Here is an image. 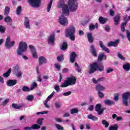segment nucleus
<instances>
[{
	"instance_id": "1",
	"label": "nucleus",
	"mask_w": 130,
	"mask_h": 130,
	"mask_svg": "<svg viewBox=\"0 0 130 130\" xmlns=\"http://www.w3.org/2000/svg\"><path fill=\"white\" fill-rule=\"evenodd\" d=\"M68 4H66L64 0H59L57 4V8L62 9V14L64 16H69L70 12H76L79 4L78 3L75 4V2L72 0L68 2Z\"/></svg>"
},
{
	"instance_id": "2",
	"label": "nucleus",
	"mask_w": 130,
	"mask_h": 130,
	"mask_svg": "<svg viewBox=\"0 0 130 130\" xmlns=\"http://www.w3.org/2000/svg\"><path fill=\"white\" fill-rule=\"evenodd\" d=\"M96 71H99V72L104 71V66H103V64H99L98 62H93L90 64V67L88 71L89 75L94 74Z\"/></svg>"
},
{
	"instance_id": "3",
	"label": "nucleus",
	"mask_w": 130,
	"mask_h": 130,
	"mask_svg": "<svg viewBox=\"0 0 130 130\" xmlns=\"http://www.w3.org/2000/svg\"><path fill=\"white\" fill-rule=\"evenodd\" d=\"M76 82H77V79L75 76L68 77L64 83L60 85V87L61 88H67L68 86H74V85H76Z\"/></svg>"
},
{
	"instance_id": "4",
	"label": "nucleus",
	"mask_w": 130,
	"mask_h": 130,
	"mask_svg": "<svg viewBox=\"0 0 130 130\" xmlns=\"http://www.w3.org/2000/svg\"><path fill=\"white\" fill-rule=\"evenodd\" d=\"M28 46L25 42H20L18 48L17 49V53L18 55H22V52H26Z\"/></svg>"
},
{
	"instance_id": "5",
	"label": "nucleus",
	"mask_w": 130,
	"mask_h": 130,
	"mask_svg": "<svg viewBox=\"0 0 130 130\" xmlns=\"http://www.w3.org/2000/svg\"><path fill=\"white\" fill-rule=\"evenodd\" d=\"M130 97V92L127 91L122 95V102L125 106H128V98Z\"/></svg>"
},
{
	"instance_id": "6",
	"label": "nucleus",
	"mask_w": 130,
	"mask_h": 130,
	"mask_svg": "<svg viewBox=\"0 0 130 130\" xmlns=\"http://www.w3.org/2000/svg\"><path fill=\"white\" fill-rule=\"evenodd\" d=\"M76 33V29L75 26H72L65 30V36L66 37L69 38V36L74 35Z\"/></svg>"
},
{
	"instance_id": "7",
	"label": "nucleus",
	"mask_w": 130,
	"mask_h": 130,
	"mask_svg": "<svg viewBox=\"0 0 130 130\" xmlns=\"http://www.w3.org/2000/svg\"><path fill=\"white\" fill-rule=\"evenodd\" d=\"M28 2L32 8H39L41 4V0H28Z\"/></svg>"
},
{
	"instance_id": "8",
	"label": "nucleus",
	"mask_w": 130,
	"mask_h": 130,
	"mask_svg": "<svg viewBox=\"0 0 130 130\" xmlns=\"http://www.w3.org/2000/svg\"><path fill=\"white\" fill-rule=\"evenodd\" d=\"M11 41V37L8 36L6 39V41L5 43V46L8 48V49H10L11 47H13L14 46V45L15 44V41Z\"/></svg>"
},
{
	"instance_id": "9",
	"label": "nucleus",
	"mask_w": 130,
	"mask_h": 130,
	"mask_svg": "<svg viewBox=\"0 0 130 130\" xmlns=\"http://www.w3.org/2000/svg\"><path fill=\"white\" fill-rule=\"evenodd\" d=\"M59 23H60L62 26H67L68 25V19L63 15H61L59 18Z\"/></svg>"
},
{
	"instance_id": "10",
	"label": "nucleus",
	"mask_w": 130,
	"mask_h": 130,
	"mask_svg": "<svg viewBox=\"0 0 130 130\" xmlns=\"http://www.w3.org/2000/svg\"><path fill=\"white\" fill-rule=\"evenodd\" d=\"M30 51L31 52V54L34 58H38V55H37V52L36 51V49L34 48V46L32 45H29L28 46Z\"/></svg>"
},
{
	"instance_id": "11",
	"label": "nucleus",
	"mask_w": 130,
	"mask_h": 130,
	"mask_svg": "<svg viewBox=\"0 0 130 130\" xmlns=\"http://www.w3.org/2000/svg\"><path fill=\"white\" fill-rule=\"evenodd\" d=\"M119 42V40H116L115 41H110L108 43V47H111L113 46L114 47H116L118 46V43Z\"/></svg>"
},
{
	"instance_id": "12",
	"label": "nucleus",
	"mask_w": 130,
	"mask_h": 130,
	"mask_svg": "<svg viewBox=\"0 0 130 130\" xmlns=\"http://www.w3.org/2000/svg\"><path fill=\"white\" fill-rule=\"evenodd\" d=\"M115 26H117L120 22V14H118L116 15L113 18Z\"/></svg>"
},
{
	"instance_id": "13",
	"label": "nucleus",
	"mask_w": 130,
	"mask_h": 130,
	"mask_svg": "<svg viewBox=\"0 0 130 130\" xmlns=\"http://www.w3.org/2000/svg\"><path fill=\"white\" fill-rule=\"evenodd\" d=\"M39 66H42L44 63H47V59L43 56H40L39 57Z\"/></svg>"
},
{
	"instance_id": "14",
	"label": "nucleus",
	"mask_w": 130,
	"mask_h": 130,
	"mask_svg": "<svg viewBox=\"0 0 130 130\" xmlns=\"http://www.w3.org/2000/svg\"><path fill=\"white\" fill-rule=\"evenodd\" d=\"M90 50L93 56H94V57H97L98 54L97 51H96V48H95V46L91 45L90 46Z\"/></svg>"
},
{
	"instance_id": "15",
	"label": "nucleus",
	"mask_w": 130,
	"mask_h": 130,
	"mask_svg": "<svg viewBox=\"0 0 130 130\" xmlns=\"http://www.w3.org/2000/svg\"><path fill=\"white\" fill-rule=\"evenodd\" d=\"M95 88L98 92H103L105 90V87L100 84H97Z\"/></svg>"
},
{
	"instance_id": "16",
	"label": "nucleus",
	"mask_w": 130,
	"mask_h": 130,
	"mask_svg": "<svg viewBox=\"0 0 130 130\" xmlns=\"http://www.w3.org/2000/svg\"><path fill=\"white\" fill-rule=\"evenodd\" d=\"M4 22L7 23L8 26H12V17L8 16L4 18Z\"/></svg>"
},
{
	"instance_id": "17",
	"label": "nucleus",
	"mask_w": 130,
	"mask_h": 130,
	"mask_svg": "<svg viewBox=\"0 0 130 130\" xmlns=\"http://www.w3.org/2000/svg\"><path fill=\"white\" fill-rule=\"evenodd\" d=\"M17 84V80H9L7 81V85L8 87H12V86H15Z\"/></svg>"
},
{
	"instance_id": "18",
	"label": "nucleus",
	"mask_w": 130,
	"mask_h": 130,
	"mask_svg": "<svg viewBox=\"0 0 130 130\" xmlns=\"http://www.w3.org/2000/svg\"><path fill=\"white\" fill-rule=\"evenodd\" d=\"M76 57H77V53L73 52L70 56V62H71L72 63H74V62L76 61Z\"/></svg>"
},
{
	"instance_id": "19",
	"label": "nucleus",
	"mask_w": 130,
	"mask_h": 130,
	"mask_svg": "<svg viewBox=\"0 0 130 130\" xmlns=\"http://www.w3.org/2000/svg\"><path fill=\"white\" fill-rule=\"evenodd\" d=\"M86 37H87L88 41L89 43H93L94 42V38H93V36H92L91 32L87 33Z\"/></svg>"
},
{
	"instance_id": "20",
	"label": "nucleus",
	"mask_w": 130,
	"mask_h": 130,
	"mask_svg": "<svg viewBox=\"0 0 130 130\" xmlns=\"http://www.w3.org/2000/svg\"><path fill=\"white\" fill-rule=\"evenodd\" d=\"M55 40V36L54 34L51 35L48 38V43L51 44H54V41Z\"/></svg>"
},
{
	"instance_id": "21",
	"label": "nucleus",
	"mask_w": 130,
	"mask_h": 130,
	"mask_svg": "<svg viewBox=\"0 0 130 130\" xmlns=\"http://www.w3.org/2000/svg\"><path fill=\"white\" fill-rule=\"evenodd\" d=\"M24 25L25 27L27 28V29H30V21L29 20V18H28V17L24 18Z\"/></svg>"
},
{
	"instance_id": "22",
	"label": "nucleus",
	"mask_w": 130,
	"mask_h": 130,
	"mask_svg": "<svg viewBox=\"0 0 130 130\" xmlns=\"http://www.w3.org/2000/svg\"><path fill=\"white\" fill-rule=\"evenodd\" d=\"M99 44L100 47L102 48L103 50H104L106 52L109 53V49L103 45V42L102 41H100Z\"/></svg>"
},
{
	"instance_id": "23",
	"label": "nucleus",
	"mask_w": 130,
	"mask_h": 130,
	"mask_svg": "<svg viewBox=\"0 0 130 130\" xmlns=\"http://www.w3.org/2000/svg\"><path fill=\"white\" fill-rule=\"evenodd\" d=\"M103 58H104L105 60H106V55H105L104 53H101L98 57V60H99V61H102Z\"/></svg>"
},
{
	"instance_id": "24",
	"label": "nucleus",
	"mask_w": 130,
	"mask_h": 130,
	"mask_svg": "<svg viewBox=\"0 0 130 130\" xmlns=\"http://www.w3.org/2000/svg\"><path fill=\"white\" fill-rule=\"evenodd\" d=\"M104 102L106 105H108L109 106H111V105H114L115 104V103L113 101L110 100H105Z\"/></svg>"
},
{
	"instance_id": "25",
	"label": "nucleus",
	"mask_w": 130,
	"mask_h": 130,
	"mask_svg": "<svg viewBox=\"0 0 130 130\" xmlns=\"http://www.w3.org/2000/svg\"><path fill=\"white\" fill-rule=\"evenodd\" d=\"M99 21L100 24H102V25H104V24H105V23L108 21V18H104L101 16L99 18Z\"/></svg>"
},
{
	"instance_id": "26",
	"label": "nucleus",
	"mask_w": 130,
	"mask_h": 130,
	"mask_svg": "<svg viewBox=\"0 0 130 130\" xmlns=\"http://www.w3.org/2000/svg\"><path fill=\"white\" fill-rule=\"evenodd\" d=\"M24 105H18L17 104H15V103H13L12 104V108H13L14 109H21V108H22V107H23Z\"/></svg>"
},
{
	"instance_id": "27",
	"label": "nucleus",
	"mask_w": 130,
	"mask_h": 130,
	"mask_svg": "<svg viewBox=\"0 0 130 130\" xmlns=\"http://www.w3.org/2000/svg\"><path fill=\"white\" fill-rule=\"evenodd\" d=\"M68 43L67 42H63L62 43L61 46L60 47L61 50L64 51L68 49Z\"/></svg>"
},
{
	"instance_id": "28",
	"label": "nucleus",
	"mask_w": 130,
	"mask_h": 130,
	"mask_svg": "<svg viewBox=\"0 0 130 130\" xmlns=\"http://www.w3.org/2000/svg\"><path fill=\"white\" fill-rule=\"evenodd\" d=\"M87 118H88V119L92 120V121H97V120H98V118L96 116H93V115L92 114L88 115L87 116Z\"/></svg>"
},
{
	"instance_id": "29",
	"label": "nucleus",
	"mask_w": 130,
	"mask_h": 130,
	"mask_svg": "<svg viewBox=\"0 0 130 130\" xmlns=\"http://www.w3.org/2000/svg\"><path fill=\"white\" fill-rule=\"evenodd\" d=\"M109 130H118V125L115 124L109 127Z\"/></svg>"
},
{
	"instance_id": "30",
	"label": "nucleus",
	"mask_w": 130,
	"mask_h": 130,
	"mask_svg": "<svg viewBox=\"0 0 130 130\" xmlns=\"http://www.w3.org/2000/svg\"><path fill=\"white\" fill-rule=\"evenodd\" d=\"M57 60L59 62H60V61H63V60H64V56L62 54H60L58 55L57 57Z\"/></svg>"
},
{
	"instance_id": "31",
	"label": "nucleus",
	"mask_w": 130,
	"mask_h": 130,
	"mask_svg": "<svg viewBox=\"0 0 130 130\" xmlns=\"http://www.w3.org/2000/svg\"><path fill=\"white\" fill-rule=\"evenodd\" d=\"M101 105L98 104L95 105V111L98 113V114L99 115V112L101 111Z\"/></svg>"
},
{
	"instance_id": "32",
	"label": "nucleus",
	"mask_w": 130,
	"mask_h": 130,
	"mask_svg": "<svg viewBox=\"0 0 130 130\" xmlns=\"http://www.w3.org/2000/svg\"><path fill=\"white\" fill-rule=\"evenodd\" d=\"M12 72V68H10L8 71L3 74V77L5 78H8L10 75H11V72Z\"/></svg>"
},
{
	"instance_id": "33",
	"label": "nucleus",
	"mask_w": 130,
	"mask_h": 130,
	"mask_svg": "<svg viewBox=\"0 0 130 130\" xmlns=\"http://www.w3.org/2000/svg\"><path fill=\"white\" fill-rule=\"evenodd\" d=\"M10 14V7L6 6L4 10V15L5 16H8Z\"/></svg>"
},
{
	"instance_id": "34",
	"label": "nucleus",
	"mask_w": 130,
	"mask_h": 130,
	"mask_svg": "<svg viewBox=\"0 0 130 130\" xmlns=\"http://www.w3.org/2000/svg\"><path fill=\"white\" fill-rule=\"evenodd\" d=\"M104 80V78L102 77L100 78H99L97 80L95 78H92V83H94V84H97L99 82L103 81Z\"/></svg>"
},
{
	"instance_id": "35",
	"label": "nucleus",
	"mask_w": 130,
	"mask_h": 130,
	"mask_svg": "<svg viewBox=\"0 0 130 130\" xmlns=\"http://www.w3.org/2000/svg\"><path fill=\"white\" fill-rule=\"evenodd\" d=\"M53 0H50V3L48 4V6L47 8V12L49 13L50 11V9H51V6H52V2Z\"/></svg>"
},
{
	"instance_id": "36",
	"label": "nucleus",
	"mask_w": 130,
	"mask_h": 130,
	"mask_svg": "<svg viewBox=\"0 0 130 130\" xmlns=\"http://www.w3.org/2000/svg\"><path fill=\"white\" fill-rule=\"evenodd\" d=\"M123 69L125 70L126 72H128L130 70V64H124L123 65Z\"/></svg>"
},
{
	"instance_id": "37",
	"label": "nucleus",
	"mask_w": 130,
	"mask_h": 130,
	"mask_svg": "<svg viewBox=\"0 0 130 130\" xmlns=\"http://www.w3.org/2000/svg\"><path fill=\"white\" fill-rule=\"evenodd\" d=\"M26 100L32 102V100H34V96L32 94H29L26 96Z\"/></svg>"
},
{
	"instance_id": "38",
	"label": "nucleus",
	"mask_w": 130,
	"mask_h": 130,
	"mask_svg": "<svg viewBox=\"0 0 130 130\" xmlns=\"http://www.w3.org/2000/svg\"><path fill=\"white\" fill-rule=\"evenodd\" d=\"M41 126L38 124H34L31 126V129H39Z\"/></svg>"
},
{
	"instance_id": "39",
	"label": "nucleus",
	"mask_w": 130,
	"mask_h": 130,
	"mask_svg": "<svg viewBox=\"0 0 130 130\" xmlns=\"http://www.w3.org/2000/svg\"><path fill=\"white\" fill-rule=\"evenodd\" d=\"M70 112L71 114H75V113H78L79 112V109L77 108H73L71 109Z\"/></svg>"
},
{
	"instance_id": "40",
	"label": "nucleus",
	"mask_w": 130,
	"mask_h": 130,
	"mask_svg": "<svg viewBox=\"0 0 130 130\" xmlns=\"http://www.w3.org/2000/svg\"><path fill=\"white\" fill-rule=\"evenodd\" d=\"M102 124L105 125V127L106 128H107V127H108V126H109V123L105 120H103L102 121Z\"/></svg>"
},
{
	"instance_id": "41",
	"label": "nucleus",
	"mask_w": 130,
	"mask_h": 130,
	"mask_svg": "<svg viewBox=\"0 0 130 130\" xmlns=\"http://www.w3.org/2000/svg\"><path fill=\"white\" fill-rule=\"evenodd\" d=\"M22 91H23V92H30L31 89H30V88L28 87L27 86L24 85L22 87Z\"/></svg>"
},
{
	"instance_id": "42",
	"label": "nucleus",
	"mask_w": 130,
	"mask_h": 130,
	"mask_svg": "<svg viewBox=\"0 0 130 130\" xmlns=\"http://www.w3.org/2000/svg\"><path fill=\"white\" fill-rule=\"evenodd\" d=\"M43 120H44V119L43 118H40L37 121V123L39 124V125H42L43 124Z\"/></svg>"
},
{
	"instance_id": "43",
	"label": "nucleus",
	"mask_w": 130,
	"mask_h": 130,
	"mask_svg": "<svg viewBox=\"0 0 130 130\" xmlns=\"http://www.w3.org/2000/svg\"><path fill=\"white\" fill-rule=\"evenodd\" d=\"M21 12H22V7L19 6L17 8L16 14L17 15H20V14H21Z\"/></svg>"
},
{
	"instance_id": "44",
	"label": "nucleus",
	"mask_w": 130,
	"mask_h": 130,
	"mask_svg": "<svg viewBox=\"0 0 130 130\" xmlns=\"http://www.w3.org/2000/svg\"><path fill=\"white\" fill-rule=\"evenodd\" d=\"M36 87H37V83H36V82H34L29 89L30 91H32V90H34Z\"/></svg>"
},
{
	"instance_id": "45",
	"label": "nucleus",
	"mask_w": 130,
	"mask_h": 130,
	"mask_svg": "<svg viewBox=\"0 0 130 130\" xmlns=\"http://www.w3.org/2000/svg\"><path fill=\"white\" fill-rule=\"evenodd\" d=\"M6 32V27L3 25H0V32L5 33Z\"/></svg>"
},
{
	"instance_id": "46",
	"label": "nucleus",
	"mask_w": 130,
	"mask_h": 130,
	"mask_svg": "<svg viewBox=\"0 0 130 130\" xmlns=\"http://www.w3.org/2000/svg\"><path fill=\"white\" fill-rule=\"evenodd\" d=\"M94 29L95 26L94 24H93L92 23H90L89 26V30H90V31H92V30H94Z\"/></svg>"
},
{
	"instance_id": "47",
	"label": "nucleus",
	"mask_w": 130,
	"mask_h": 130,
	"mask_svg": "<svg viewBox=\"0 0 130 130\" xmlns=\"http://www.w3.org/2000/svg\"><path fill=\"white\" fill-rule=\"evenodd\" d=\"M55 126L58 130H63V127L58 124H56Z\"/></svg>"
},
{
	"instance_id": "48",
	"label": "nucleus",
	"mask_w": 130,
	"mask_h": 130,
	"mask_svg": "<svg viewBox=\"0 0 130 130\" xmlns=\"http://www.w3.org/2000/svg\"><path fill=\"white\" fill-rule=\"evenodd\" d=\"M98 95L100 98H103L104 97V93L102 91H98Z\"/></svg>"
},
{
	"instance_id": "49",
	"label": "nucleus",
	"mask_w": 130,
	"mask_h": 130,
	"mask_svg": "<svg viewBox=\"0 0 130 130\" xmlns=\"http://www.w3.org/2000/svg\"><path fill=\"white\" fill-rule=\"evenodd\" d=\"M9 102H10V99H7L6 100H5L2 104V105L3 106H6V105H7V103H9Z\"/></svg>"
},
{
	"instance_id": "50",
	"label": "nucleus",
	"mask_w": 130,
	"mask_h": 130,
	"mask_svg": "<svg viewBox=\"0 0 130 130\" xmlns=\"http://www.w3.org/2000/svg\"><path fill=\"white\" fill-rule=\"evenodd\" d=\"M119 99V94L116 93L114 95V101H117Z\"/></svg>"
},
{
	"instance_id": "51",
	"label": "nucleus",
	"mask_w": 130,
	"mask_h": 130,
	"mask_svg": "<svg viewBox=\"0 0 130 130\" xmlns=\"http://www.w3.org/2000/svg\"><path fill=\"white\" fill-rule=\"evenodd\" d=\"M55 108L57 109L60 108V106H61L60 103H59V102H55Z\"/></svg>"
},
{
	"instance_id": "52",
	"label": "nucleus",
	"mask_w": 130,
	"mask_h": 130,
	"mask_svg": "<svg viewBox=\"0 0 130 130\" xmlns=\"http://www.w3.org/2000/svg\"><path fill=\"white\" fill-rule=\"evenodd\" d=\"M68 37L70 38V39H71V40L72 41H75V40L76 39V37H75V35H70V36H68Z\"/></svg>"
},
{
	"instance_id": "53",
	"label": "nucleus",
	"mask_w": 130,
	"mask_h": 130,
	"mask_svg": "<svg viewBox=\"0 0 130 130\" xmlns=\"http://www.w3.org/2000/svg\"><path fill=\"white\" fill-rule=\"evenodd\" d=\"M54 89L56 91L57 93H58V92H59V90L60 89V88H59V86L57 85H55L54 86Z\"/></svg>"
},
{
	"instance_id": "54",
	"label": "nucleus",
	"mask_w": 130,
	"mask_h": 130,
	"mask_svg": "<svg viewBox=\"0 0 130 130\" xmlns=\"http://www.w3.org/2000/svg\"><path fill=\"white\" fill-rule=\"evenodd\" d=\"M118 57H119V58H120V59H121L122 60H125V58L122 56V55H121V54L118 53Z\"/></svg>"
},
{
	"instance_id": "55",
	"label": "nucleus",
	"mask_w": 130,
	"mask_h": 130,
	"mask_svg": "<svg viewBox=\"0 0 130 130\" xmlns=\"http://www.w3.org/2000/svg\"><path fill=\"white\" fill-rule=\"evenodd\" d=\"M126 34L127 38L128 41H129V42H130V32H129V31L126 30Z\"/></svg>"
},
{
	"instance_id": "56",
	"label": "nucleus",
	"mask_w": 130,
	"mask_h": 130,
	"mask_svg": "<svg viewBox=\"0 0 130 130\" xmlns=\"http://www.w3.org/2000/svg\"><path fill=\"white\" fill-rule=\"evenodd\" d=\"M22 71H19L16 74V77H17L18 78H21V77H22Z\"/></svg>"
},
{
	"instance_id": "57",
	"label": "nucleus",
	"mask_w": 130,
	"mask_h": 130,
	"mask_svg": "<svg viewBox=\"0 0 130 130\" xmlns=\"http://www.w3.org/2000/svg\"><path fill=\"white\" fill-rule=\"evenodd\" d=\"M71 94H72V91H69L63 93V96H70V95H71Z\"/></svg>"
},
{
	"instance_id": "58",
	"label": "nucleus",
	"mask_w": 130,
	"mask_h": 130,
	"mask_svg": "<svg viewBox=\"0 0 130 130\" xmlns=\"http://www.w3.org/2000/svg\"><path fill=\"white\" fill-rule=\"evenodd\" d=\"M106 109V108H101L100 112H99V115H101Z\"/></svg>"
},
{
	"instance_id": "59",
	"label": "nucleus",
	"mask_w": 130,
	"mask_h": 130,
	"mask_svg": "<svg viewBox=\"0 0 130 130\" xmlns=\"http://www.w3.org/2000/svg\"><path fill=\"white\" fill-rule=\"evenodd\" d=\"M113 71V69L111 68H108L106 70L107 74H110V73H112Z\"/></svg>"
},
{
	"instance_id": "60",
	"label": "nucleus",
	"mask_w": 130,
	"mask_h": 130,
	"mask_svg": "<svg viewBox=\"0 0 130 130\" xmlns=\"http://www.w3.org/2000/svg\"><path fill=\"white\" fill-rule=\"evenodd\" d=\"M54 66H55V68L57 69L58 71H60V66L59 64L56 63V64H55Z\"/></svg>"
},
{
	"instance_id": "61",
	"label": "nucleus",
	"mask_w": 130,
	"mask_h": 130,
	"mask_svg": "<svg viewBox=\"0 0 130 130\" xmlns=\"http://www.w3.org/2000/svg\"><path fill=\"white\" fill-rule=\"evenodd\" d=\"M47 113H48V112H47V111H43V112H37V114L38 115H39V114H47Z\"/></svg>"
},
{
	"instance_id": "62",
	"label": "nucleus",
	"mask_w": 130,
	"mask_h": 130,
	"mask_svg": "<svg viewBox=\"0 0 130 130\" xmlns=\"http://www.w3.org/2000/svg\"><path fill=\"white\" fill-rule=\"evenodd\" d=\"M52 97H53L52 94H50V95H49L46 100V102H48V101H49V100H50L51 98H52Z\"/></svg>"
},
{
	"instance_id": "63",
	"label": "nucleus",
	"mask_w": 130,
	"mask_h": 130,
	"mask_svg": "<svg viewBox=\"0 0 130 130\" xmlns=\"http://www.w3.org/2000/svg\"><path fill=\"white\" fill-rule=\"evenodd\" d=\"M127 23H128V21H127V20H126L125 21H124V22L121 23V26L124 27V26H126Z\"/></svg>"
},
{
	"instance_id": "64",
	"label": "nucleus",
	"mask_w": 130,
	"mask_h": 130,
	"mask_svg": "<svg viewBox=\"0 0 130 130\" xmlns=\"http://www.w3.org/2000/svg\"><path fill=\"white\" fill-rule=\"evenodd\" d=\"M114 11H113V10L110 11V16H111V17H113V16H114Z\"/></svg>"
}]
</instances>
